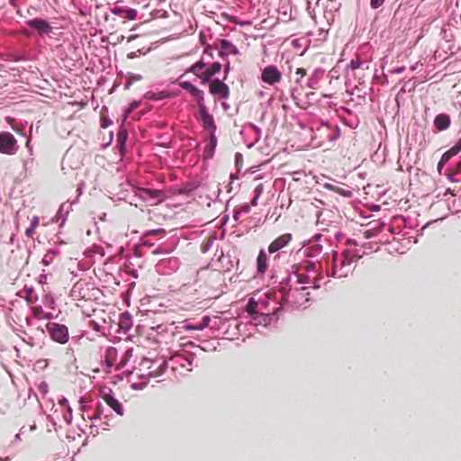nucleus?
<instances>
[{
	"label": "nucleus",
	"mask_w": 461,
	"mask_h": 461,
	"mask_svg": "<svg viewBox=\"0 0 461 461\" xmlns=\"http://www.w3.org/2000/svg\"><path fill=\"white\" fill-rule=\"evenodd\" d=\"M111 352H114V349L113 348H109L108 349V353L111 354Z\"/></svg>",
	"instance_id": "4c0bfd02"
},
{
	"label": "nucleus",
	"mask_w": 461,
	"mask_h": 461,
	"mask_svg": "<svg viewBox=\"0 0 461 461\" xmlns=\"http://www.w3.org/2000/svg\"><path fill=\"white\" fill-rule=\"evenodd\" d=\"M179 85L182 88L192 95V96L197 101L198 105L203 104V92L202 90L187 81L181 82Z\"/></svg>",
	"instance_id": "1a4fd4ad"
},
{
	"label": "nucleus",
	"mask_w": 461,
	"mask_h": 461,
	"mask_svg": "<svg viewBox=\"0 0 461 461\" xmlns=\"http://www.w3.org/2000/svg\"><path fill=\"white\" fill-rule=\"evenodd\" d=\"M167 12L165 11V10H158V9H155L153 10V17L155 19H159V18H166L167 17Z\"/></svg>",
	"instance_id": "5701e85b"
},
{
	"label": "nucleus",
	"mask_w": 461,
	"mask_h": 461,
	"mask_svg": "<svg viewBox=\"0 0 461 461\" xmlns=\"http://www.w3.org/2000/svg\"><path fill=\"white\" fill-rule=\"evenodd\" d=\"M306 176L300 172H294L293 173V181L295 183V185L293 186V191L296 190H303L306 191L309 189V187L306 185L307 181L305 180Z\"/></svg>",
	"instance_id": "f8f14e48"
},
{
	"label": "nucleus",
	"mask_w": 461,
	"mask_h": 461,
	"mask_svg": "<svg viewBox=\"0 0 461 461\" xmlns=\"http://www.w3.org/2000/svg\"><path fill=\"white\" fill-rule=\"evenodd\" d=\"M46 330L50 339L59 344H66L69 339L68 329L64 324L49 322L46 324Z\"/></svg>",
	"instance_id": "f257e3e1"
},
{
	"label": "nucleus",
	"mask_w": 461,
	"mask_h": 461,
	"mask_svg": "<svg viewBox=\"0 0 461 461\" xmlns=\"http://www.w3.org/2000/svg\"><path fill=\"white\" fill-rule=\"evenodd\" d=\"M293 46L295 48V49H299L301 47V44H300V40H294L293 42H292Z\"/></svg>",
	"instance_id": "c85d7f7f"
},
{
	"label": "nucleus",
	"mask_w": 461,
	"mask_h": 461,
	"mask_svg": "<svg viewBox=\"0 0 461 461\" xmlns=\"http://www.w3.org/2000/svg\"><path fill=\"white\" fill-rule=\"evenodd\" d=\"M113 14H120L122 17L127 18L129 20H133L136 17L137 12L134 9H122L119 7H114L112 9Z\"/></svg>",
	"instance_id": "f3484780"
},
{
	"label": "nucleus",
	"mask_w": 461,
	"mask_h": 461,
	"mask_svg": "<svg viewBox=\"0 0 461 461\" xmlns=\"http://www.w3.org/2000/svg\"><path fill=\"white\" fill-rule=\"evenodd\" d=\"M9 460H10V457H8V456L5 458L0 457V461H9Z\"/></svg>",
	"instance_id": "72a5a7b5"
},
{
	"label": "nucleus",
	"mask_w": 461,
	"mask_h": 461,
	"mask_svg": "<svg viewBox=\"0 0 461 461\" xmlns=\"http://www.w3.org/2000/svg\"><path fill=\"white\" fill-rule=\"evenodd\" d=\"M17 151V140L8 131L0 132V153L14 155Z\"/></svg>",
	"instance_id": "f03ea898"
},
{
	"label": "nucleus",
	"mask_w": 461,
	"mask_h": 461,
	"mask_svg": "<svg viewBox=\"0 0 461 461\" xmlns=\"http://www.w3.org/2000/svg\"><path fill=\"white\" fill-rule=\"evenodd\" d=\"M433 125L437 131H445L451 125V117L444 113H438L434 118Z\"/></svg>",
	"instance_id": "0eeeda50"
},
{
	"label": "nucleus",
	"mask_w": 461,
	"mask_h": 461,
	"mask_svg": "<svg viewBox=\"0 0 461 461\" xmlns=\"http://www.w3.org/2000/svg\"><path fill=\"white\" fill-rule=\"evenodd\" d=\"M449 153H451L453 156L457 155L461 151V138L458 140V141L448 149Z\"/></svg>",
	"instance_id": "4be33fe9"
},
{
	"label": "nucleus",
	"mask_w": 461,
	"mask_h": 461,
	"mask_svg": "<svg viewBox=\"0 0 461 461\" xmlns=\"http://www.w3.org/2000/svg\"><path fill=\"white\" fill-rule=\"evenodd\" d=\"M6 121H7L8 122H13V119H12V118H10V117H7V118H6Z\"/></svg>",
	"instance_id": "c9c22d12"
},
{
	"label": "nucleus",
	"mask_w": 461,
	"mask_h": 461,
	"mask_svg": "<svg viewBox=\"0 0 461 461\" xmlns=\"http://www.w3.org/2000/svg\"><path fill=\"white\" fill-rule=\"evenodd\" d=\"M264 191V185L263 184H258L256 187H255V190H254V197L252 199V202H251V204L253 206H257L258 205V202L259 200V197L261 195V194L263 193Z\"/></svg>",
	"instance_id": "6ab92c4d"
},
{
	"label": "nucleus",
	"mask_w": 461,
	"mask_h": 461,
	"mask_svg": "<svg viewBox=\"0 0 461 461\" xmlns=\"http://www.w3.org/2000/svg\"><path fill=\"white\" fill-rule=\"evenodd\" d=\"M221 65L219 62H214L212 66L206 69L201 76L203 82H208L211 77L216 73L220 72Z\"/></svg>",
	"instance_id": "2eb2a0df"
},
{
	"label": "nucleus",
	"mask_w": 461,
	"mask_h": 461,
	"mask_svg": "<svg viewBox=\"0 0 461 461\" xmlns=\"http://www.w3.org/2000/svg\"><path fill=\"white\" fill-rule=\"evenodd\" d=\"M111 124H112V121L111 120H109L106 117H102V120H101V126H102V128H107Z\"/></svg>",
	"instance_id": "a878e982"
},
{
	"label": "nucleus",
	"mask_w": 461,
	"mask_h": 461,
	"mask_svg": "<svg viewBox=\"0 0 461 461\" xmlns=\"http://www.w3.org/2000/svg\"><path fill=\"white\" fill-rule=\"evenodd\" d=\"M258 272L263 274L267 268V257L264 250H261L257 258Z\"/></svg>",
	"instance_id": "dca6fc26"
},
{
	"label": "nucleus",
	"mask_w": 461,
	"mask_h": 461,
	"mask_svg": "<svg viewBox=\"0 0 461 461\" xmlns=\"http://www.w3.org/2000/svg\"><path fill=\"white\" fill-rule=\"evenodd\" d=\"M404 70V68H396L393 70L394 73H402Z\"/></svg>",
	"instance_id": "2f4dec72"
},
{
	"label": "nucleus",
	"mask_w": 461,
	"mask_h": 461,
	"mask_svg": "<svg viewBox=\"0 0 461 461\" xmlns=\"http://www.w3.org/2000/svg\"><path fill=\"white\" fill-rule=\"evenodd\" d=\"M296 74L300 76V77H303L306 75V70L304 68H297Z\"/></svg>",
	"instance_id": "bb28decb"
},
{
	"label": "nucleus",
	"mask_w": 461,
	"mask_h": 461,
	"mask_svg": "<svg viewBox=\"0 0 461 461\" xmlns=\"http://www.w3.org/2000/svg\"><path fill=\"white\" fill-rule=\"evenodd\" d=\"M105 403L111 407L118 415H123V407L122 402L113 395L106 393L103 396Z\"/></svg>",
	"instance_id": "9d476101"
},
{
	"label": "nucleus",
	"mask_w": 461,
	"mask_h": 461,
	"mask_svg": "<svg viewBox=\"0 0 461 461\" xmlns=\"http://www.w3.org/2000/svg\"><path fill=\"white\" fill-rule=\"evenodd\" d=\"M300 295H303V296H308L310 294L307 292L306 294H299Z\"/></svg>",
	"instance_id": "e433bc0d"
},
{
	"label": "nucleus",
	"mask_w": 461,
	"mask_h": 461,
	"mask_svg": "<svg viewBox=\"0 0 461 461\" xmlns=\"http://www.w3.org/2000/svg\"><path fill=\"white\" fill-rule=\"evenodd\" d=\"M39 224V219L38 217H34L32 221V229H35Z\"/></svg>",
	"instance_id": "cd10ccee"
},
{
	"label": "nucleus",
	"mask_w": 461,
	"mask_h": 461,
	"mask_svg": "<svg viewBox=\"0 0 461 461\" xmlns=\"http://www.w3.org/2000/svg\"><path fill=\"white\" fill-rule=\"evenodd\" d=\"M145 193L152 198H158L161 194V191L156 189H146Z\"/></svg>",
	"instance_id": "b1692460"
},
{
	"label": "nucleus",
	"mask_w": 461,
	"mask_h": 461,
	"mask_svg": "<svg viewBox=\"0 0 461 461\" xmlns=\"http://www.w3.org/2000/svg\"><path fill=\"white\" fill-rule=\"evenodd\" d=\"M257 308L258 303L253 299H250L246 306V311L248 313L253 315L257 313Z\"/></svg>",
	"instance_id": "aec40b11"
},
{
	"label": "nucleus",
	"mask_w": 461,
	"mask_h": 461,
	"mask_svg": "<svg viewBox=\"0 0 461 461\" xmlns=\"http://www.w3.org/2000/svg\"><path fill=\"white\" fill-rule=\"evenodd\" d=\"M230 69V64L228 63L226 66H225V72L227 73Z\"/></svg>",
	"instance_id": "f704fd0d"
},
{
	"label": "nucleus",
	"mask_w": 461,
	"mask_h": 461,
	"mask_svg": "<svg viewBox=\"0 0 461 461\" xmlns=\"http://www.w3.org/2000/svg\"><path fill=\"white\" fill-rule=\"evenodd\" d=\"M310 267H312V266H311L308 262H305V264L303 266V265H299V266L294 265L293 266V268L294 269L293 271V275L296 278V283L304 284L309 281V276L305 274L300 273V270L302 268L308 270Z\"/></svg>",
	"instance_id": "9b49d317"
},
{
	"label": "nucleus",
	"mask_w": 461,
	"mask_h": 461,
	"mask_svg": "<svg viewBox=\"0 0 461 461\" xmlns=\"http://www.w3.org/2000/svg\"><path fill=\"white\" fill-rule=\"evenodd\" d=\"M44 319L46 320H49L51 318V313H46L44 316H43Z\"/></svg>",
	"instance_id": "473e14b6"
},
{
	"label": "nucleus",
	"mask_w": 461,
	"mask_h": 461,
	"mask_svg": "<svg viewBox=\"0 0 461 461\" xmlns=\"http://www.w3.org/2000/svg\"><path fill=\"white\" fill-rule=\"evenodd\" d=\"M351 64H352L353 68H357V66H356V63L351 62Z\"/></svg>",
	"instance_id": "ea45409f"
},
{
	"label": "nucleus",
	"mask_w": 461,
	"mask_h": 461,
	"mask_svg": "<svg viewBox=\"0 0 461 461\" xmlns=\"http://www.w3.org/2000/svg\"><path fill=\"white\" fill-rule=\"evenodd\" d=\"M203 68H204V63L202 61H199L192 67V71L195 73V72L200 71Z\"/></svg>",
	"instance_id": "393cba45"
},
{
	"label": "nucleus",
	"mask_w": 461,
	"mask_h": 461,
	"mask_svg": "<svg viewBox=\"0 0 461 461\" xmlns=\"http://www.w3.org/2000/svg\"><path fill=\"white\" fill-rule=\"evenodd\" d=\"M131 321V318H130V315L127 313V312H124L121 315V318H120V326L122 328V327H125L128 329V323Z\"/></svg>",
	"instance_id": "412c9836"
},
{
	"label": "nucleus",
	"mask_w": 461,
	"mask_h": 461,
	"mask_svg": "<svg viewBox=\"0 0 461 461\" xmlns=\"http://www.w3.org/2000/svg\"><path fill=\"white\" fill-rule=\"evenodd\" d=\"M383 2H371V6L373 9L378 8Z\"/></svg>",
	"instance_id": "c756f323"
},
{
	"label": "nucleus",
	"mask_w": 461,
	"mask_h": 461,
	"mask_svg": "<svg viewBox=\"0 0 461 461\" xmlns=\"http://www.w3.org/2000/svg\"><path fill=\"white\" fill-rule=\"evenodd\" d=\"M454 157L451 153H449L448 150H447L442 156H441V158L440 160L438 161V171L439 174H441V171L444 167V166L448 162V160Z\"/></svg>",
	"instance_id": "a211bd4d"
},
{
	"label": "nucleus",
	"mask_w": 461,
	"mask_h": 461,
	"mask_svg": "<svg viewBox=\"0 0 461 461\" xmlns=\"http://www.w3.org/2000/svg\"><path fill=\"white\" fill-rule=\"evenodd\" d=\"M221 51L220 56L222 57L223 55H227L228 53L236 55L238 54L237 48L230 42L228 40H221Z\"/></svg>",
	"instance_id": "4468645a"
},
{
	"label": "nucleus",
	"mask_w": 461,
	"mask_h": 461,
	"mask_svg": "<svg viewBox=\"0 0 461 461\" xmlns=\"http://www.w3.org/2000/svg\"><path fill=\"white\" fill-rule=\"evenodd\" d=\"M209 91L219 99H228L230 96V87L220 79L210 81Z\"/></svg>",
	"instance_id": "7ed1b4c3"
},
{
	"label": "nucleus",
	"mask_w": 461,
	"mask_h": 461,
	"mask_svg": "<svg viewBox=\"0 0 461 461\" xmlns=\"http://www.w3.org/2000/svg\"><path fill=\"white\" fill-rule=\"evenodd\" d=\"M304 50H305V49L299 55H303Z\"/></svg>",
	"instance_id": "79ce46f5"
},
{
	"label": "nucleus",
	"mask_w": 461,
	"mask_h": 461,
	"mask_svg": "<svg viewBox=\"0 0 461 461\" xmlns=\"http://www.w3.org/2000/svg\"><path fill=\"white\" fill-rule=\"evenodd\" d=\"M304 301H305V302H308V301H309V298H308V297H305Z\"/></svg>",
	"instance_id": "37998d69"
},
{
	"label": "nucleus",
	"mask_w": 461,
	"mask_h": 461,
	"mask_svg": "<svg viewBox=\"0 0 461 461\" xmlns=\"http://www.w3.org/2000/svg\"><path fill=\"white\" fill-rule=\"evenodd\" d=\"M298 127L301 129V131H297L293 129V138H290V142L293 141L292 146H296L299 149L306 146L305 141L309 137V131L300 123H298Z\"/></svg>",
	"instance_id": "20e7f679"
},
{
	"label": "nucleus",
	"mask_w": 461,
	"mask_h": 461,
	"mask_svg": "<svg viewBox=\"0 0 461 461\" xmlns=\"http://www.w3.org/2000/svg\"><path fill=\"white\" fill-rule=\"evenodd\" d=\"M281 78L280 72L274 67H267L262 72V80L267 84L273 85Z\"/></svg>",
	"instance_id": "6e6552de"
},
{
	"label": "nucleus",
	"mask_w": 461,
	"mask_h": 461,
	"mask_svg": "<svg viewBox=\"0 0 461 461\" xmlns=\"http://www.w3.org/2000/svg\"><path fill=\"white\" fill-rule=\"evenodd\" d=\"M351 64H352L353 68H357V66H356V63L351 62Z\"/></svg>",
	"instance_id": "58836bf2"
},
{
	"label": "nucleus",
	"mask_w": 461,
	"mask_h": 461,
	"mask_svg": "<svg viewBox=\"0 0 461 461\" xmlns=\"http://www.w3.org/2000/svg\"><path fill=\"white\" fill-rule=\"evenodd\" d=\"M34 232V229H32V226H31L29 229H27L26 230V234L27 236L29 237H32V233Z\"/></svg>",
	"instance_id": "7c9ffc66"
},
{
	"label": "nucleus",
	"mask_w": 461,
	"mask_h": 461,
	"mask_svg": "<svg viewBox=\"0 0 461 461\" xmlns=\"http://www.w3.org/2000/svg\"><path fill=\"white\" fill-rule=\"evenodd\" d=\"M199 116L203 122L204 128L214 131L216 130V125L214 123V120L212 114H210L207 111V108L203 104L199 105Z\"/></svg>",
	"instance_id": "39448f33"
},
{
	"label": "nucleus",
	"mask_w": 461,
	"mask_h": 461,
	"mask_svg": "<svg viewBox=\"0 0 461 461\" xmlns=\"http://www.w3.org/2000/svg\"><path fill=\"white\" fill-rule=\"evenodd\" d=\"M26 23L31 28L35 29L40 35L48 34L51 31L50 23L43 19L34 18Z\"/></svg>",
	"instance_id": "423d86ee"
},
{
	"label": "nucleus",
	"mask_w": 461,
	"mask_h": 461,
	"mask_svg": "<svg viewBox=\"0 0 461 461\" xmlns=\"http://www.w3.org/2000/svg\"><path fill=\"white\" fill-rule=\"evenodd\" d=\"M288 244V234H284L276 239L268 247L269 253H275Z\"/></svg>",
	"instance_id": "ddd939ff"
},
{
	"label": "nucleus",
	"mask_w": 461,
	"mask_h": 461,
	"mask_svg": "<svg viewBox=\"0 0 461 461\" xmlns=\"http://www.w3.org/2000/svg\"><path fill=\"white\" fill-rule=\"evenodd\" d=\"M99 417V413H95V415L94 416V418H98Z\"/></svg>",
	"instance_id": "a19ab883"
}]
</instances>
